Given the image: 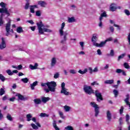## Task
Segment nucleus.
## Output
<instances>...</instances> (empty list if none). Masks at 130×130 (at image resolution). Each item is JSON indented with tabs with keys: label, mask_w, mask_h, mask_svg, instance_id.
<instances>
[{
	"label": "nucleus",
	"mask_w": 130,
	"mask_h": 130,
	"mask_svg": "<svg viewBox=\"0 0 130 130\" xmlns=\"http://www.w3.org/2000/svg\"><path fill=\"white\" fill-rule=\"evenodd\" d=\"M113 93L114 94L115 97H117L118 95V91L114 89L113 90Z\"/></svg>",
	"instance_id": "obj_48"
},
{
	"label": "nucleus",
	"mask_w": 130,
	"mask_h": 130,
	"mask_svg": "<svg viewBox=\"0 0 130 130\" xmlns=\"http://www.w3.org/2000/svg\"><path fill=\"white\" fill-rule=\"evenodd\" d=\"M124 56H125V53H123V54H121L120 55H119L118 57V61H119V60H120V59H122V58H123V57H124Z\"/></svg>",
	"instance_id": "obj_34"
},
{
	"label": "nucleus",
	"mask_w": 130,
	"mask_h": 130,
	"mask_svg": "<svg viewBox=\"0 0 130 130\" xmlns=\"http://www.w3.org/2000/svg\"><path fill=\"white\" fill-rule=\"evenodd\" d=\"M110 23L111 24H114V27H116L117 28H118V29L119 30H120V26H119V25H118L117 24H115V23H114V21H113V20H110Z\"/></svg>",
	"instance_id": "obj_30"
},
{
	"label": "nucleus",
	"mask_w": 130,
	"mask_h": 130,
	"mask_svg": "<svg viewBox=\"0 0 130 130\" xmlns=\"http://www.w3.org/2000/svg\"><path fill=\"white\" fill-rule=\"evenodd\" d=\"M61 91L60 93L63 94L64 95H66V96H68L70 95V92H69V89L67 88H66V84L64 82H62L61 85Z\"/></svg>",
	"instance_id": "obj_9"
},
{
	"label": "nucleus",
	"mask_w": 130,
	"mask_h": 130,
	"mask_svg": "<svg viewBox=\"0 0 130 130\" xmlns=\"http://www.w3.org/2000/svg\"><path fill=\"white\" fill-rule=\"evenodd\" d=\"M97 52H98V54L99 55H101L102 54V52H101V50H100V49H98L97 50Z\"/></svg>",
	"instance_id": "obj_63"
},
{
	"label": "nucleus",
	"mask_w": 130,
	"mask_h": 130,
	"mask_svg": "<svg viewBox=\"0 0 130 130\" xmlns=\"http://www.w3.org/2000/svg\"><path fill=\"white\" fill-rule=\"evenodd\" d=\"M29 2H27L24 7L25 10H28V9H29Z\"/></svg>",
	"instance_id": "obj_50"
},
{
	"label": "nucleus",
	"mask_w": 130,
	"mask_h": 130,
	"mask_svg": "<svg viewBox=\"0 0 130 130\" xmlns=\"http://www.w3.org/2000/svg\"><path fill=\"white\" fill-rule=\"evenodd\" d=\"M7 47V44H6V40L5 38H2V42L0 44V49H4Z\"/></svg>",
	"instance_id": "obj_12"
},
{
	"label": "nucleus",
	"mask_w": 130,
	"mask_h": 130,
	"mask_svg": "<svg viewBox=\"0 0 130 130\" xmlns=\"http://www.w3.org/2000/svg\"><path fill=\"white\" fill-rule=\"evenodd\" d=\"M91 86H95V85H99V83L97 82V81H94L93 82L91 83Z\"/></svg>",
	"instance_id": "obj_57"
},
{
	"label": "nucleus",
	"mask_w": 130,
	"mask_h": 130,
	"mask_svg": "<svg viewBox=\"0 0 130 130\" xmlns=\"http://www.w3.org/2000/svg\"><path fill=\"white\" fill-rule=\"evenodd\" d=\"M27 121H31L32 119V114H28L26 115Z\"/></svg>",
	"instance_id": "obj_29"
},
{
	"label": "nucleus",
	"mask_w": 130,
	"mask_h": 130,
	"mask_svg": "<svg viewBox=\"0 0 130 130\" xmlns=\"http://www.w3.org/2000/svg\"><path fill=\"white\" fill-rule=\"evenodd\" d=\"M88 70L89 71V73L90 74H92L93 69H92V68H91V67L88 68Z\"/></svg>",
	"instance_id": "obj_64"
},
{
	"label": "nucleus",
	"mask_w": 130,
	"mask_h": 130,
	"mask_svg": "<svg viewBox=\"0 0 130 130\" xmlns=\"http://www.w3.org/2000/svg\"><path fill=\"white\" fill-rule=\"evenodd\" d=\"M56 62H57L56 58L55 57L52 58L51 59V63H50V66L51 68H54V67H55V65L56 64Z\"/></svg>",
	"instance_id": "obj_13"
},
{
	"label": "nucleus",
	"mask_w": 130,
	"mask_h": 130,
	"mask_svg": "<svg viewBox=\"0 0 130 130\" xmlns=\"http://www.w3.org/2000/svg\"><path fill=\"white\" fill-rule=\"evenodd\" d=\"M11 22L12 20H11V19H9L8 22L6 24L5 28L6 31V36H9V35H11V33H14V30H13V29H11Z\"/></svg>",
	"instance_id": "obj_6"
},
{
	"label": "nucleus",
	"mask_w": 130,
	"mask_h": 130,
	"mask_svg": "<svg viewBox=\"0 0 130 130\" xmlns=\"http://www.w3.org/2000/svg\"><path fill=\"white\" fill-rule=\"evenodd\" d=\"M38 5H39V6H40L43 8H45V7L47 5V3H46L45 1H40L38 2Z\"/></svg>",
	"instance_id": "obj_17"
},
{
	"label": "nucleus",
	"mask_w": 130,
	"mask_h": 130,
	"mask_svg": "<svg viewBox=\"0 0 130 130\" xmlns=\"http://www.w3.org/2000/svg\"><path fill=\"white\" fill-rule=\"evenodd\" d=\"M109 30H110L112 33H113V32H114V27H113L112 26H110Z\"/></svg>",
	"instance_id": "obj_51"
},
{
	"label": "nucleus",
	"mask_w": 130,
	"mask_h": 130,
	"mask_svg": "<svg viewBox=\"0 0 130 130\" xmlns=\"http://www.w3.org/2000/svg\"><path fill=\"white\" fill-rule=\"evenodd\" d=\"M64 129L66 130H74V127L72 126L68 125L67 127H65Z\"/></svg>",
	"instance_id": "obj_38"
},
{
	"label": "nucleus",
	"mask_w": 130,
	"mask_h": 130,
	"mask_svg": "<svg viewBox=\"0 0 130 130\" xmlns=\"http://www.w3.org/2000/svg\"><path fill=\"white\" fill-rule=\"evenodd\" d=\"M36 15L37 17H40L41 16V12L40 11H37L36 12Z\"/></svg>",
	"instance_id": "obj_47"
},
{
	"label": "nucleus",
	"mask_w": 130,
	"mask_h": 130,
	"mask_svg": "<svg viewBox=\"0 0 130 130\" xmlns=\"http://www.w3.org/2000/svg\"><path fill=\"white\" fill-rule=\"evenodd\" d=\"M5 89L4 88H1L0 89V96H3L5 94Z\"/></svg>",
	"instance_id": "obj_44"
},
{
	"label": "nucleus",
	"mask_w": 130,
	"mask_h": 130,
	"mask_svg": "<svg viewBox=\"0 0 130 130\" xmlns=\"http://www.w3.org/2000/svg\"><path fill=\"white\" fill-rule=\"evenodd\" d=\"M110 55L111 56H114V51L113 50H111Z\"/></svg>",
	"instance_id": "obj_53"
},
{
	"label": "nucleus",
	"mask_w": 130,
	"mask_h": 130,
	"mask_svg": "<svg viewBox=\"0 0 130 130\" xmlns=\"http://www.w3.org/2000/svg\"><path fill=\"white\" fill-rule=\"evenodd\" d=\"M126 122L127 124H129V115L128 114L126 115Z\"/></svg>",
	"instance_id": "obj_40"
},
{
	"label": "nucleus",
	"mask_w": 130,
	"mask_h": 130,
	"mask_svg": "<svg viewBox=\"0 0 130 130\" xmlns=\"http://www.w3.org/2000/svg\"><path fill=\"white\" fill-rule=\"evenodd\" d=\"M68 23H73L74 22H76V19L74 17H68Z\"/></svg>",
	"instance_id": "obj_24"
},
{
	"label": "nucleus",
	"mask_w": 130,
	"mask_h": 130,
	"mask_svg": "<svg viewBox=\"0 0 130 130\" xmlns=\"http://www.w3.org/2000/svg\"><path fill=\"white\" fill-rule=\"evenodd\" d=\"M50 100V98L48 97L42 96L41 98V101L43 103H46L48 101Z\"/></svg>",
	"instance_id": "obj_19"
},
{
	"label": "nucleus",
	"mask_w": 130,
	"mask_h": 130,
	"mask_svg": "<svg viewBox=\"0 0 130 130\" xmlns=\"http://www.w3.org/2000/svg\"><path fill=\"white\" fill-rule=\"evenodd\" d=\"M70 74H72L73 75H76L77 74V70L75 69H71L69 71Z\"/></svg>",
	"instance_id": "obj_37"
},
{
	"label": "nucleus",
	"mask_w": 130,
	"mask_h": 130,
	"mask_svg": "<svg viewBox=\"0 0 130 130\" xmlns=\"http://www.w3.org/2000/svg\"><path fill=\"white\" fill-rule=\"evenodd\" d=\"M4 13H2L0 15V26H3L5 24V21H4Z\"/></svg>",
	"instance_id": "obj_21"
},
{
	"label": "nucleus",
	"mask_w": 130,
	"mask_h": 130,
	"mask_svg": "<svg viewBox=\"0 0 130 130\" xmlns=\"http://www.w3.org/2000/svg\"><path fill=\"white\" fill-rule=\"evenodd\" d=\"M107 118L108 121H111V119L112 118V115L111 114V112L109 110H108L107 111Z\"/></svg>",
	"instance_id": "obj_16"
},
{
	"label": "nucleus",
	"mask_w": 130,
	"mask_h": 130,
	"mask_svg": "<svg viewBox=\"0 0 130 130\" xmlns=\"http://www.w3.org/2000/svg\"><path fill=\"white\" fill-rule=\"evenodd\" d=\"M109 69V64H106L104 67L103 70H108Z\"/></svg>",
	"instance_id": "obj_54"
},
{
	"label": "nucleus",
	"mask_w": 130,
	"mask_h": 130,
	"mask_svg": "<svg viewBox=\"0 0 130 130\" xmlns=\"http://www.w3.org/2000/svg\"><path fill=\"white\" fill-rule=\"evenodd\" d=\"M6 117L8 120H10V121H13V118H12V115H11V114H8Z\"/></svg>",
	"instance_id": "obj_35"
},
{
	"label": "nucleus",
	"mask_w": 130,
	"mask_h": 130,
	"mask_svg": "<svg viewBox=\"0 0 130 130\" xmlns=\"http://www.w3.org/2000/svg\"><path fill=\"white\" fill-rule=\"evenodd\" d=\"M4 118V115L2 113V110H0V120H2Z\"/></svg>",
	"instance_id": "obj_59"
},
{
	"label": "nucleus",
	"mask_w": 130,
	"mask_h": 130,
	"mask_svg": "<svg viewBox=\"0 0 130 130\" xmlns=\"http://www.w3.org/2000/svg\"><path fill=\"white\" fill-rule=\"evenodd\" d=\"M83 90L86 94H88V95H91V94L94 93V90H93V88H92L90 86H88L87 85H84Z\"/></svg>",
	"instance_id": "obj_8"
},
{
	"label": "nucleus",
	"mask_w": 130,
	"mask_h": 130,
	"mask_svg": "<svg viewBox=\"0 0 130 130\" xmlns=\"http://www.w3.org/2000/svg\"><path fill=\"white\" fill-rule=\"evenodd\" d=\"M64 27H66V23L63 22L61 25L60 28L59 29V35L61 38L62 39V40L60 41V43H61V44H65L66 42H67V40H68L67 36L69 35V33H68L67 31H63Z\"/></svg>",
	"instance_id": "obj_3"
},
{
	"label": "nucleus",
	"mask_w": 130,
	"mask_h": 130,
	"mask_svg": "<svg viewBox=\"0 0 130 130\" xmlns=\"http://www.w3.org/2000/svg\"><path fill=\"white\" fill-rule=\"evenodd\" d=\"M79 44H80V46H81V48H82V49H84V42H80L79 43Z\"/></svg>",
	"instance_id": "obj_61"
},
{
	"label": "nucleus",
	"mask_w": 130,
	"mask_h": 130,
	"mask_svg": "<svg viewBox=\"0 0 130 130\" xmlns=\"http://www.w3.org/2000/svg\"><path fill=\"white\" fill-rule=\"evenodd\" d=\"M22 69H23V66L21 64L19 65L17 67V70H18L19 71L22 70Z\"/></svg>",
	"instance_id": "obj_56"
},
{
	"label": "nucleus",
	"mask_w": 130,
	"mask_h": 130,
	"mask_svg": "<svg viewBox=\"0 0 130 130\" xmlns=\"http://www.w3.org/2000/svg\"><path fill=\"white\" fill-rule=\"evenodd\" d=\"M15 100H16L15 97H12L9 99V101H10L11 102H14V101H15Z\"/></svg>",
	"instance_id": "obj_58"
},
{
	"label": "nucleus",
	"mask_w": 130,
	"mask_h": 130,
	"mask_svg": "<svg viewBox=\"0 0 130 130\" xmlns=\"http://www.w3.org/2000/svg\"><path fill=\"white\" fill-rule=\"evenodd\" d=\"M63 109L65 112H70L72 108L68 105H66L63 107Z\"/></svg>",
	"instance_id": "obj_22"
},
{
	"label": "nucleus",
	"mask_w": 130,
	"mask_h": 130,
	"mask_svg": "<svg viewBox=\"0 0 130 130\" xmlns=\"http://www.w3.org/2000/svg\"><path fill=\"white\" fill-rule=\"evenodd\" d=\"M0 80H1V81L2 82H5V80H6V79L5 77V76H4V75H3V74H0Z\"/></svg>",
	"instance_id": "obj_39"
},
{
	"label": "nucleus",
	"mask_w": 130,
	"mask_h": 130,
	"mask_svg": "<svg viewBox=\"0 0 130 130\" xmlns=\"http://www.w3.org/2000/svg\"><path fill=\"white\" fill-rule=\"evenodd\" d=\"M124 14H125V15L126 16H129L130 15V12H129V10H127V9H125L124 10Z\"/></svg>",
	"instance_id": "obj_42"
},
{
	"label": "nucleus",
	"mask_w": 130,
	"mask_h": 130,
	"mask_svg": "<svg viewBox=\"0 0 130 130\" xmlns=\"http://www.w3.org/2000/svg\"><path fill=\"white\" fill-rule=\"evenodd\" d=\"M90 104L91 107H93V108H94V112H95L94 116L95 117H98V115H99V113L100 112L99 111V109L100 108H99V106H98V105L95 104V102H91Z\"/></svg>",
	"instance_id": "obj_7"
},
{
	"label": "nucleus",
	"mask_w": 130,
	"mask_h": 130,
	"mask_svg": "<svg viewBox=\"0 0 130 130\" xmlns=\"http://www.w3.org/2000/svg\"><path fill=\"white\" fill-rule=\"evenodd\" d=\"M52 124L54 128L56 127V126H57V125H56V121H55V120H53Z\"/></svg>",
	"instance_id": "obj_52"
},
{
	"label": "nucleus",
	"mask_w": 130,
	"mask_h": 130,
	"mask_svg": "<svg viewBox=\"0 0 130 130\" xmlns=\"http://www.w3.org/2000/svg\"><path fill=\"white\" fill-rule=\"evenodd\" d=\"M38 84V82L35 81L32 84H30V88L31 90H34L36 86H37Z\"/></svg>",
	"instance_id": "obj_26"
},
{
	"label": "nucleus",
	"mask_w": 130,
	"mask_h": 130,
	"mask_svg": "<svg viewBox=\"0 0 130 130\" xmlns=\"http://www.w3.org/2000/svg\"><path fill=\"white\" fill-rule=\"evenodd\" d=\"M95 96L96 97V100L98 102L102 101L103 98H102V94L99 92V90H96L94 91Z\"/></svg>",
	"instance_id": "obj_10"
},
{
	"label": "nucleus",
	"mask_w": 130,
	"mask_h": 130,
	"mask_svg": "<svg viewBox=\"0 0 130 130\" xmlns=\"http://www.w3.org/2000/svg\"><path fill=\"white\" fill-rule=\"evenodd\" d=\"M0 6L2 7V8H0V13L1 14H6V15H7V17L10 16L11 14H10V12H9L8 8L6 7L7 6V4L4 2H1L0 3Z\"/></svg>",
	"instance_id": "obj_4"
},
{
	"label": "nucleus",
	"mask_w": 130,
	"mask_h": 130,
	"mask_svg": "<svg viewBox=\"0 0 130 130\" xmlns=\"http://www.w3.org/2000/svg\"><path fill=\"white\" fill-rule=\"evenodd\" d=\"M88 72V69L85 68L84 71H82L81 70H79L78 71V73L80 74L81 75H84L86 74Z\"/></svg>",
	"instance_id": "obj_27"
},
{
	"label": "nucleus",
	"mask_w": 130,
	"mask_h": 130,
	"mask_svg": "<svg viewBox=\"0 0 130 130\" xmlns=\"http://www.w3.org/2000/svg\"><path fill=\"white\" fill-rule=\"evenodd\" d=\"M30 30H31V31H35V29H36V26H30L29 27Z\"/></svg>",
	"instance_id": "obj_62"
},
{
	"label": "nucleus",
	"mask_w": 130,
	"mask_h": 130,
	"mask_svg": "<svg viewBox=\"0 0 130 130\" xmlns=\"http://www.w3.org/2000/svg\"><path fill=\"white\" fill-rule=\"evenodd\" d=\"M123 109H124L123 107L121 106L119 110L120 114H122V113H123Z\"/></svg>",
	"instance_id": "obj_55"
},
{
	"label": "nucleus",
	"mask_w": 130,
	"mask_h": 130,
	"mask_svg": "<svg viewBox=\"0 0 130 130\" xmlns=\"http://www.w3.org/2000/svg\"><path fill=\"white\" fill-rule=\"evenodd\" d=\"M37 25L39 31V34H40L41 35H43L44 32H47L48 33H52V32H53L52 29L48 28H49V25L45 26L44 24H43V23H42V21L37 23Z\"/></svg>",
	"instance_id": "obj_2"
},
{
	"label": "nucleus",
	"mask_w": 130,
	"mask_h": 130,
	"mask_svg": "<svg viewBox=\"0 0 130 130\" xmlns=\"http://www.w3.org/2000/svg\"><path fill=\"white\" fill-rule=\"evenodd\" d=\"M21 81L26 84L29 81V79L28 78H22L21 79Z\"/></svg>",
	"instance_id": "obj_36"
},
{
	"label": "nucleus",
	"mask_w": 130,
	"mask_h": 130,
	"mask_svg": "<svg viewBox=\"0 0 130 130\" xmlns=\"http://www.w3.org/2000/svg\"><path fill=\"white\" fill-rule=\"evenodd\" d=\"M35 9H38V6L37 5H32L30 6V13H32V14L35 13V10H34Z\"/></svg>",
	"instance_id": "obj_15"
},
{
	"label": "nucleus",
	"mask_w": 130,
	"mask_h": 130,
	"mask_svg": "<svg viewBox=\"0 0 130 130\" xmlns=\"http://www.w3.org/2000/svg\"><path fill=\"white\" fill-rule=\"evenodd\" d=\"M114 83V80H107L104 81V84L106 85H112Z\"/></svg>",
	"instance_id": "obj_20"
},
{
	"label": "nucleus",
	"mask_w": 130,
	"mask_h": 130,
	"mask_svg": "<svg viewBox=\"0 0 130 130\" xmlns=\"http://www.w3.org/2000/svg\"><path fill=\"white\" fill-rule=\"evenodd\" d=\"M117 9V7H116V4L115 3H113L110 5V10L111 11V12H115Z\"/></svg>",
	"instance_id": "obj_14"
},
{
	"label": "nucleus",
	"mask_w": 130,
	"mask_h": 130,
	"mask_svg": "<svg viewBox=\"0 0 130 130\" xmlns=\"http://www.w3.org/2000/svg\"><path fill=\"white\" fill-rule=\"evenodd\" d=\"M34 102L36 105H39V104H41L42 101L40 99H35L34 100Z\"/></svg>",
	"instance_id": "obj_23"
},
{
	"label": "nucleus",
	"mask_w": 130,
	"mask_h": 130,
	"mask_svg": "<svg viewBox=\"0 0 130 130\" xmlns=\"http://www.w3.org/2000/svg\"><path fill=\"white\" fill-rule=\"evenodd\" d=\"M38 67V63H35L34 66L32 64L29 65V68L30 70H36L37 69V67Z\"/></svg>",
	"instance_id": "obj_25"
},
{
	"label": "nucleus",
	"mask_w": 130,
	"mask_h": 130,
	"mask_svg": "<svg viewBox=\"0 0 130 130\" xmlns=\"http://www.w3.org/2000/svg\"><path fill=\"white\" fill-rule=\"evenodd\" d=\"M42 87H44V91L46 93H49V92H55V89L56 87V82L54 81L48 82L47 83H42L41 84ZM48 86V88H46V86Z\"/></svg>",
	"instance_id": "obj_1"
},
{
	"label": "nucleus",
	"mask_w": 130,
	"mask_h": 130,
	"mask_svg": "<svg viewBox=\"0 0 130 130\" xmlns=\"http://www.w3.org/2000/svg\"><path fill=\"white\" fill-rule=\"evenodd\" d=\"M103 17H107V14H106V12H104L103 13L101 14V16L99 19L101 20H103Z\"/></svg>",
	"instance_id": "obj_32"
},
{
	"label": "nucleus",
	"mask_w": 130,
	"mask_h": 130,
	"mask_svg": "<svg viewBox=\"0 0 130 130\" xmlns=\"http://www.w3.org/2000/svg\"><path fill=\"white\" fill-rule=\"evenodd\" d=\"M100 20V22L99 23V26L100 27V28H102V26H103V24L102 23V19H99Z\"/></svg>",
	"instance_id": "obj_49"
},
{
	"label": "nucleus",
	"mask_w": 130,
	"mask_h": 130,
	"mask_svg": "<svg viewBox=\"0 0 130 130\" xmlns=\"http://www.w3.org/2000/svg\"><path fill=\"white\" fill-rule=\"evenodd\" d=\"M123 66L125 69H127V70L129 69V65L128 64V63H126V62L124 63Z\"/></svg>",
	"instance_id": "obj_45"
},
{
	"label": "nucleus",
	"mask_w": 130,
	"mask_h": 130,
	"mask_svg": "<svg viewBox=\"0 0 130 130\" xmlns=\"http://www.w3.org/2000/svg\"><path fill=\"white\" fill-rule=\"evenodd\" d=\"M113 39L111 37L107 39L105 41L101 42V45H102V47H103V46L106 44V42H108V41H112Z\"/></svg>",
	"instance_id": "obj_18"
},
{
	"label": "nucleus",
	"mask_w": 130,
	"mask_h": 130,
	"mask_svg": "<svg viewBox=\"0 0 130 130\" xmlns=\"http://www.w3.org/2000/svg\"><path fill=\"white\" fill-rule=\"evenodd\" d=\"M40 116L41 117H48V116H49V115L45 113H42L40 114Z\"/></svg>",
	"instance_id": "obj_33"
},
{
	"label": "nucleus",
	"mask_w": 130,
	"mask_h": 130,
	"mask_svg": "<svg viewBox=\"0 0 130 130\" xmlns=\"http://www.w3.org/2000/svg\"><path fill=\"white\" fill-rule=\"evenodd\" d=\"M31 126H32V128H34V129H38V126L35 125V124L31 123Z\"/></svg>",
	"instance_id": "obj_46"
},
{
	"label": "nucleus",
	"mask_w": 130,
	"mask_h": 130,
	"mask_svg": "<svg viewBox=\"0 0 130 130\" xmlns=\"http://www.w3.org/2000/svg\"><path fill=\"white\" fill-rule=\"evenodd\" d=\"M97 41H98V34H93L91 39V42L93 43V46H96V47H102L101 42L100 44H99L97 43Z\"/></svg>",
	"instance_id": "obj_5"
},
{
	"label": "nucleus",
	"mask_w": 130,
	"mask_h": 130,
	"mask_svg": "<svg viewBox=\"0 0 130 130\" xmlns=\"http://www.w3.org/2000/svg\"><path fill=\"white\" fill-rule=\"evenodd\" d=\"M15 96L18 97V100H21V101H26L28 99V97H25L20 93H17Z\"/></svg>",
	"instance_id": "obj_11"
},
{
	"label": "nucleus",
	"mask_w": 130,
	"mask_h": 130,
	"mask_svg": "<svg viewBox=\"0 0 130 130\" xmlns=\"http://www.w3.org/2000/svg\"><path fill=\"white\" fill-rule=\"evenodd\" d=\"M6 72L7 74H8V75H9V76H13V73L11 70H6Z\"/></svg>",
	"instance_id": "obj_41"
},
{
	"label": "nucleus",
	"mask_w": 130,
	"mask_h": 130,
	"mask_svg": "<svg viewBox=\"0 0 130 130\" xmlns=\"http://www.w3.org/2000/svg\"><path fill=\"white\" fill-rule=\"evenodd\" d=\"M59 78V73L57 72L54 75V79H58Z\"/></svg>",
	"instance_id": "obj_43"
},
{
	"label": "nucleus",
	"mask_w": 130,
	"mask_h": 130,
	"mask_svg": "<svg viewBox=\"0 0 130 130\" xmlns=\"http://www.w3.org/2000/svg\"><path fill=\"white\" fill-rule=\"evenodd\" d=\"M16 31L17 32V33H23V32H24V30H23V28L22 27L19 26L17 27Z\"/></svg>",
	"instance_id": "obj_28"
},
{
	"label": "nucleus",
	"mask_w": 130,
	"mask_h": 130,
	"mask_svg": "<svg viewBox=\"0 0 130 130\" xmlns=\"http://www.w3.org/2000/svg\"><path fill=\"white\" fill-rule=\"evenodd\" d=\"M58 113L60 117L62 118V119H64L66 118V116L63 115V113L60 111H58Z\"/></svg>",
	"instance_id": "obj_31"
},
{
	"label": "nucleus",
	"mask_w": 130,
	"mask_h": 130,
	"mask_svg": "<svg viewBox=\"0 0 130 130\" xmlns=\"http://www.w3.org/2000/svg\"><path fill=\"white\" fill-rule=\"evenodd\" d=\"M121 72H122V70H121V69H118L116 70V73H117V74H120Z\"/></svg>",
	"instance_id": "obj_60"
}]
</instances>
